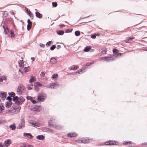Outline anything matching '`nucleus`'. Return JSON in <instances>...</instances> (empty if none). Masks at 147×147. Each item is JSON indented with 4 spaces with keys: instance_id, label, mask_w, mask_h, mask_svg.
<instances>
[{
    "instance_id": "1",
    "label": "nucleus",
    "mask_w": 147,
    "mask_h": 147,
    "mask_svg": "<svg viewBox=\"0 0 147 147\" xmlns=\"http://www.w3.org/2000/svg\"><path fill=\"white\" fill-rule=\"evenodd\" d=\"M20 109L21 107L19 105H18L6 110V113L8 114H15L19 112Z\"/></svg>"
},
{
    "instance_id": "2",
    "label": "nucleus",
    "mask_w": 147,
    "mask_h": 147,
    "mask_svg": "<svg viewBox=\"0 0 147 147\" xmlns=\"http://www.w3.org/2000/svg\"><path fill=\"white\" fill-rule=\"evenodd\" d=\"M13 100L14 101H16V104L20 105L22 104V102L25 100V99L22 96L18 98V96H16L13 97Z\"/></svg>"
},
{
    "instance_id": "3",
    "label": "nucleus",
    "mask_w": 147,
    "mask_h": 147,
    "mask_svg": "<svg viewBox=\"0 0 147 147\" xmlns=\"http://www.w3.org/2000/svg\"><path fill=\"white\" fill-rule=\"evenodd\" d=\"M47 96V94L45 93H39L37 96V100L39 101H43Z\"/></svg>"
},
{
    "instance_id": "4",
    "label": "nucleus",
    "mask_w": 147,
    "mask_h": 147,
    "mask_svg": "<svg viewBox=\"0 0 147 147\" xmlns=\"http://www.w3.org/2000/svg\"><path fill=\"white\" fill-rule=\"evenodd\" d=\"M25 90V88L24 86L22 85H20L17 89V92L18 94H21L23 92H24Z\"/></svg>"
},
{
    "instance_id": "5",
    "label": "nucleus",
    "mask_w": 147,
    "mask_h": 147,
    "mask_svg": "<svg viewBox=\"0 0 147 147\" xmlns=\"http://www.w3.org/2000/svg\"><path fill=\"white\" fill-rule=\"evenodd\" d=\"M118 144V143L117 141L111 140H109L105 143V145H117Z\"/></svg>"
},
{
    "instance_id": "6",
    "label": "nucleus",
    "mask_w": 147,
    "mask_h": 147,
    "mask_svg": "<svg viewBox=\"0 0 147 147\" xmlns=\"http://www.w3.org/2000/svg\"><path fill=\"white\" fill-rule=\"evenodd\" d=\"M25 121L24 119H22L20 123L19 124L17 128L18 129H20L22 127H24Z\"/></svg>"
},
{
    "instance_id": "7",
    "label": "nucleus",
    "mask_w": 147,
    "mask_h": 147,
    "mask_svg": "<svg viewBox=\"0 0 147 147\" xmlns=\"http://www.w3.org/2000/svg\"><path fill=\"white\" fill-rule=\"evenodd\" d=\"M92 141V139L90 138H85L83 139V143L86 144L89 143L91 142Z\"/></svg>"
},
{
    "instance_id": "8",
    "label": "nucleus",
    "mask_w": 147,
    "mask_h": 147,
    "mask_svg": "<svg viewBox=\"0 0 147 147\" xmlns=\"http://www.w3.org/2000/svg\"><path fill=\"white\" fill-rule=\"evenodd\" d=\"M27 22L28 24L27 26V29L28 30H29L31 28L32 23L30 21V19L28 20Z\"/></svg>"
},
{
    "instance_id": "9",
    "label": "nucleus",
    "mask_w": 147,
    "mask_h": 147,
    "mask_svg": "<svg viewBox=\"0 0 147 147\" xmlns=\"http://www.w3.org/2000/svg\"><path fill=\"white\" fill-rule=\"evenodd\" d=\"M77 134L75 132L68 133L67 134V136L69 137H74L76 136Z\"/></svg>"
},
{
    "instance_id": "10",
    "label": "nucleus",
    "mask_w": 147,
    "mask_h": 147,
    "mask_svg": "<svg viewBox=\"0 0 147 147\" xmlns=\"http://www.w3.org/2000/svg\"><path fill=\"white\" fill-rule=\"evenodd\" d=\"M79 68V67L76 65H73L69 67V69L70 70H76Z\"/></svg>"
},
{
    "instance_id": "11",
    "label": "nucleus",
    "mask_w": 147,
    "mask_h": 147,
    "mask_svg": "<svg viewBox=\"0 0 147 147\" xmlns=\"http://www.w3.org/2000/svg\"><path fill=\"white\" fill-rule=\"evenodd\" d=\"M113 52L115 54H116L115 55L116 57H117V56L119 57H120L121 55V53H118V50L116 49H114L113 50Z\"/></svg>"
},
{
    "instance_id": "12",
    "label": "nucleus",
    "mask_w": 147,
    "mask_h": 147,
    "mask_svg": "<svg viewBox=\"0 0 147 147\" xmlns=\"http://www.w3.org/2000/svg\"><path fill=\"white\" fill-rule=\"evenodd\" d=\"M134 38H135L134 37H128L126 38L125 41L127 43H129L130 41L133 40V39Z\"/></svg>"
},
{
    "instance_id": "13",
    "label": "nucleus",
    "mask_w": 147,
    "mask_h": 147,
    "mask_svg": "<svg viewBox=\"0 0 147 147\" xmlns=\"http://www.w3.org/2000/svg\"><path fill=\"white\" fill-rule=\"evenodd\" d=\"M101 59L102 60L107 61H109L113 60L112 57H102L101 58Z\"/></svg>"
},
{
    "instance_id": "14",
    "label": "nucleus",
    "mask_w": 147,
    "mask_h": 147,
    "mask_svg": "<svg viewBox=\"0 0 147 147\" xmlns=\"http://www.w3.org/2000/svg\"><path fill=\"white\" fill-rule=\"evenodd\" d=\"M3 27L4 30V33L5 34H6L7 33V32L9 31V30L8 28V26L6 25H3Z\"/></svg>"
},
{
    "instance_id": "15",
    "label": "nucleus",
    "mask_w": 147,
    "mask_h": 147,
    "mask_svg": "<svg viewBox=\"0 0 147 147\" xmlns=\"http://www.w3.org/2000/svg\"><path fill=\"white\" fill-rule=\"evenodd\" d=\"M124 145H132L134 144V143L130 141H125L123 143Z\"/></svg>"
},
{
    "instance_id": "16",
    "label": "nucleus",
    "mask_w": 147,
    "mask_h": 147,
    "mask_svg": "<svg viewBox=\"0 0 147 147\" xmlns=\"http://www.w3.org/2000/svg\"><path fill=\"white\" fill-rule=\"evenodd\" d=\"M30 123L34 127H37L39 126L40 124L36 122V121H32L30 122Z\"/></svg>"
},
{
    "instance_id": "17",
    "label": "nucleus",
    "mask_w": 147,
    "mask_h": 147,
    "mask_svg": "<svg viewBox=\"0 0 147 147\" xmlns=\"http://www.w3.org/2000/svg\"><path fill=\"white\" fill-rule=\"evenodd\" d=\"M22 60H20V62H18V63L19 66L20 67H24V61L23 60V59L21 58Z\"/></svg>"
},
{
    "instance_id": "18",
    "label": "nucleus",
    "mask_w": 147,
    "mask_h": 147,
    "mask_svg": "<svg viewBox=\"0 0 147 147\" xmlns=\"http://www.w3.org/2000/svg\"><path fill=\"white\" fill-rule=\"evenodd\" d=\"M50 61L51 63L55 64L57 63V60L54 57H53L51 59Z\"/></svg>"
},
{
    "instance_id": "19",
    "label": "nucleus",
    "mask_w": 147,
    "mask_h": 147,
    "mask_svg": "<svg viewBox=\"0 0 147 147\" xmlns=\"http://www.w3.org/2000/svg\"><path fill=\"white\" fill-rule=\"evenodd\" d=\"M11 143V142L9 140H7V141H5L3 143V145L4 146H8Z\"/></svg>"
},
{
    "instance_id": "20",
    "label": "nucleus",
    "mask_w": 147,
    "mask_h": 147,
    "mask_svg": "<svg viewBox=\"0 0 147 147\" xmlns=\"http://www.w3.org/2000/svg\"><path fill=\"white\" fill-rule=\"evenodd\" d=\"M12 102L11 101H7L5 104V107L7 108H9L11 107Z\"/></svg>"
},
{
    "instance_id": "21",
    "label": "nucleus",
    "mask_w": 147,
    "mask_h": 147,
    "mask_svg": "<svg viewBox=\"0 0 147 147\" xmlns=\"http://www.w3.org/2000/svg\"><path fill=\"white\" fill-rule=\"evenodd\" d=\"M35 14L36 16L39 18H41L42 17V14L36 11L35 12Z\"/></svg>"
},
{
    "instance_id": "22",
    "label": "nucleus",
    "mask_w": 147,
    "mask_h": 147,
    "mask_svg": "<svg viewBox=\"0 0 147 147\" xmlns=\"http://www.w3.org/2000/svg\"><path fill=\"white\" fill-rule=\"evenodd\" d=\"M58 84L57 83H55L54 84H51V88H56L58 86Z\"/></svg>"
},
{
    "instance_id": "23",
    "label": "nucleus",
    "mask_w": 147,
    "mask_h": 147,
    "mask_svg": "<svg viewBox=\"0 0 147 147\" xmlns=\"http://www.w3.org/2000/svg\"><path fill=\"white\" fill-rule=\"evenodd\" d=\"M36 138L39 140H43L45 139V137L43 135H39L36 136Z\"/></svg>"
},
{
    "instance_id": "24",
    "label": "nucleus",
    "mask_w": 147,
    "mask_h": 147,
    "mask_svg": "<svg viewBox=\"0 0 147 147\" xmlns=\"http://www.w3.org/2000/svg\"><path fill=\"white\" fill-rule=\"evenodd\" d=\"M26 136L29 138L31 139L33 138V136L30 134L29 133H24V135Z\"/></svg>"
},
{
    "instance_id": "25",
    "label": "nucleus",
    "mask_w": 147,
    "mask_h": 147,
    "mask_svg": "<svg viewBox=\"0 0 147 147\" xmlns=\"http://www.w3.org/2000/svg\"><path fill=\"white\" fill-rule=\"evenodd\" d=\"M91 49V47L90 46H88L86 47L84 49V51L85 52L88 51Z\"/></svg>"
},
{
    "instance_id": "26",
    "label": "nucleus",
    "mask_w": 147,
    "mask_h": 147,
    "mask_svg": "<svg viewBox=\"0 0 147 147\" xmlns=\"http://www.w3.org/2000/svg\"><path fill=\"white\" fill-rule=\"evenodd\" d=\"M0 97L3 100L6 97L5 94V93H2L0 94Z\"/></svg>"
},
{
    "instance_id": "27",
    "label": "nucleus",
    "mask_w": 147,
    "mask_h": 147,
    "mask_svg": "<svg viewBox=\"0 0 147 147\" xmlns=\"http://www.w3.org/2000/svg\"><path fill=\"white\" fill-rule=\"evenodd\" d=\"M4 107L2 104H0V113H1L3 110H4Z\"/></svg>"
},
{
    "instance_id": "28",
    "label": "nucleus",
    "mask_w": 147,
    "mask_h": 147,
    "mask_svg": "<svg viewBox=\"0 0 147 147\" xmlns=\"http://www.w3.org/2000/svg\"><path fill=\"white\" fill-rule=\"evenodd\" d=\"M64 33V31L63 30H59L57 32V34L59 35H63Z\"/></svg>"
},
{
    "instance_id": "29",
    "label": "nucleus",
    "mask_w": 147,
    "mask_h": 147,
    "mask_svg": "<svg viewBox=\"0 0 147 147\" xmlns=\"http://www.w3.org/2000/svg\"><path fill=\"white\" fill-rule=\"evenodd\" d=\"M9 127L12 130H14L16 128V127L15 125L14 124H13L12 125H11L10 126H9Z\"/></svg>"
},
{
    "instance_id": "30",
    "label": "nucleus",
    "mask_w": 147,
    "mask_h": 147,
    "mask_svg": "<svg viewBox=\"0 0 147 147\" xmlns=\"http://www.w3.org/2000/svg\"><path fill=\"white\" fill-rule=\"evenodd\" d=\"M35 78L34 77L32 76L29 80V82L30 83L33 82L35 81Z\"/></svg>"
},
{
    "instance_id": "31",
    "label": "nucleus",
    "mask_w": 147,
    "mask_h": 147,
    "mask_svg": "<svg viewBox=\"0 0 147 147\" xmlns=\"http://www.w3.org/2000/svg\"><path fill=\"white\" fill-rule=\"evenodd\" d=\"M58 77V75L57 74H53L52 76V78L54 79H56Z\"/></svg>"
},
{
    "instance_id": "32",
    "label": "nucleus",
    "mask_w": 147,
    "mask_h": 147,
    "mask_svg": "<svg viewBox=\"0 0 147 147\" xmlns=\"http://www.w3.org/2000/svg\"><path fill=\"white\" fill-rule=\"evenodd\" d=\"M34 84L35 85V86L38 87V86L41 87L42 86V84L39 82H36V83H35Z\"/></svg>"
},
{
    "instance_id": "33",
    "label": "nucleus",
    "mask_w": 147,
    "mask_h": 147,
    "mask_svg": "<svg viewBox=\"0 0 147 147\" xmlns=\"http://www.w3.org/2000/svg\"><path fill=\"white\" fill-rule=\"evenodd\" d=\"M30 67H25L24 68V70L26 72H27L29 71V70L30 69Z\"/></svg>"
},
{
    "instance_id": "34",
    "label": "nucleus",
    "mask_w": 147,
    "mask_h": 147,
    "mask_svg": "<svg viewBox=\"0 0 147 147\" xmlns=\"http://www.w3.org/2000/svg\"><path fill=\"white\" fill-rule=\"evenodd\" d=\"M75 34L77 36H79L80 35V33L79 31H76L75 32Z\"/></svg>"
},
{
    "instance_id": "35",
    "label": "nucleus",
    "mask_w": 147,
    "mask_h": 147,
    "mask_svg": "<svg viewBox=\"0 0 147 147\" xmlns=\"http://www.w3.org/2000/svg\"><path fill=\"white\" fill-rule=\"evenodd\" d=\"M45 71H42L40 74V76L41 77H42L45 76Z\"/></svg>"
},
{
    "instance_id": "36",
    "label": "nucleus",
    "mask_w": 147,
    "mask_h": 147,
    "mask_svg": "<svg viewBox=\"0 0 147 147\" xmlns=\"http://www.w3.org/2000/svg\"><path fill=\"white\" fill-rule=\"evenodd\" d=\"M6 80V77L5 76H3L0 78V81L2 82L3 80Z\"/></svg>"
},
{
    "instance_id": "37",
    "label": "nucleus",
    "mask_w": 147,
    "mask_h": 147,
    "mask_svg": "<svg viewBox=\"0 0 147 147\" xmlns=\"http://www.w3.org/2000/svg\"><path fill=\"white\" fill-rule=\"evenodd\" d=\"M9 95L11 97H14V96L15 95V94L13 92H11L10 94H9Z\"/></svg>"
},
{
    "instance_id": "38",
    "label": "nucleus",
    "mask_w": 147,
    "mask_h": 147,
    "mask_svg": "<svg viewBox=\"0 0 147 147\" xmlns=\"http://www.w3.org/2000/svg\"><path fill=\"white\" fill-rule=\"evenodd\" d=\"M32 110L33 111H36V112H39L40 111L39 109H38V108H35V107H34V108L33 107L32 108Z\"/></svg>"
},
{
    "instance_id": "39",
    "label": "nucleus",
    "mask_w": 147,
    "mask_h": 147,
    "mask_svg": "<svg viewBox=\"0 0 147 147\" xmlns=\"http://www.w3.org/2000/svg\"><path fill=\"white\" fill-rule=\"evenodd\" d=\"M25 9H26V11H27L28 13L30 15H31V11H30L29 10L28 8H27L26 7L25 8Z\"/></svg>"
},
{
    "instance_id": "40",
    "label": "nucleus",
    "mask_w": 147,
    "mask_h": 147,
    "mask_svg": "<svg viewBox=\"0 0 147 147\" xmlns=\"http://www.w3.org/2000/svg\"><path fill=\"white\" fill-rule=\"evenodd\" d=\"M76 142L78 143H83V139L81 140H78L76 141Z\"/></svg>"
},
{
    "instance_id": "41",
    "label": "nucleus",
    "mask_w": 147,
    "mask_h": 147,
    "mask_svg": "<svg viewBox=\"0 0 147 147\" xmlns=\"http://www.w3.org/2000/svg\"><path fill=\"white\" fill-rule=\"evenodd\" d=\"M34 87L36 91L37 92H38L39 91V88L38 87L35 86V85H34Z\"/></svg>"
},
{
    "instance_id": "42",
    "label": "nucleus",
    "mask_w": 147,
    "mask_h": 147,
    "mask_svg": "<svg viewBox=\"0 0 147 147\" xmlns=\"http://www.w3.org/2000/svg\"><path fill=\"white\" fill-rule=\"evenodd\" d=\"M56 48V45H53L50 48V49L51 50H54Z\"/></svg>"
},
{
    "instance_id": "43",
    "label": "nucleus",
    "mask_w": 147,
    "mask_h": 147,
    "mask_svg": "<svg viewBox=\"0 0 147 147\" xmlns=\"http://www.w3.org/2000/svg\"><path fill=\"white\" fill-rule=\"evenodd\" d=\"M52 4L53 7H56L57 6V4L56 2H53L52 3Z\"/></svg>"
},
{
    "instance_id": "44",
    "label": "nucleus",
    "mask_w": 147,
    "mask_h": 147,
    "mask_svg": "<svg viewBox=\"0 0 147 147\" xmlns=\"http://www.w3.org/2000/svg\"><path fill=\"white\" fill-rule=\"evenodd\" d=\"M11 36L12 37H14L15 36V34L14 32L13 31H11L10 32Z\"/></svg>"
},
{
    "instance_id": "45",
    "label": "nucleus",
    "mask_w": 147,
    "mask_h": 147,
    "mask_svg": "<svg viewBox=\"0 0 147 147\" xmlns=\"http://www.w3.org/2000/svg\"><path fill=\"white\" fill-rule=\"evenodd\" d=\"M52 43L51 41H49L46 44V45L47 46H49L50 45L52 44Z\"/></svg>"
},
{
    "instance_id": "46",
    "label": "nucleus",
    "mask_w": 147,
    "mask_h": 147,
    "mask_svg": "<svg viewBox=\"0 0 147 147\" xmlns=\"http://www.w3.org/2000/svg\"><path fill=\"white\" fill-rule=\"evenodd\" d=\"M27 99L29 100H31V101H32V100L33 98L31 96H28L27 97Z\"/></svg>"
},
{
    "instance_id": "47",
    "label": "nucleus",
    "mask_w": 147,
    "mask_h": 147,
    "mask_svg": "<svg viewBox=\"0 0 147 147\" xmlns=\"http://www.w3.org/2000/svg\"><path fill=\"white\" fill-rule=\"evenodd\" d=\"M91 37L92 38L95 39L96 38V37L95 34H93V35H91Z\"/></svg>"
},
{
    "instance_id": "48",
    "label": "nucleus",
    "mask_w": 147,
    "mask_h": 147,
    "mask_svg": "<svg viewBox=\"0 0 147 147\" xmlns=\"http://www.w3.org/2000/svg\"><path fill=\"white\" fill-rule=\"evenodd\" d=\"M39 45L40 47L44 48V47L45 45L44 44L42 43H40L39 44Z\"/></svg>"
},
{
    "instance_id": "49",
    "label": "nucleus",
    "mask_w": 147,
    "mask_h": 147,
    "mask_svg": "<svg viewBox=\"0 0 147 147\" xmlns=\"http://www.w3.org/2000/svg\"><path fill=\"white\" fill-rule=\"evenodd\" d=\"M82 69H79L76 72L78 73V74H80L81 72H82Z\"/></svg>"
},
{
    "instance_id": "50",
    "label": "nucleus",
    "mask_w": 147,
    "mask_h": 147,
    "mask_svg": "<svg viewBox=\"0 0 147 147\" xmlns=\"http://www.w3.org/2000/svg\"><path fill=\"white\" fill-rule=\"evenodd\" d=\"M49 125L51 127H54V126H53V125L52 124H51L50 123V122H49Z\"/></svg>"
},
{
    "instance_id": "51",
    "label": "nucleus",
    "mask_w": 147,
    "mask_h": 147,
    "mask_svg": "<svg viewBox=\"0 0 147 147\" xmlns=\"http://www.w3.org/2000/svg\"><path fill=\"white\" fill-rule=\"evenodd\" d=\"M7 99L9 100V101H10L12 99L9 96L7 97Z\"/></svg>"
},
{
    "instance_id": "52",
    "label": "nucleus",
    "mask_w": 147,
    "mask_h": 147,
    "mask_svg": "<svg viewBox=\"0 0 147 147\" xmlns=\"http://www.w3.org/2000/svg\"><path fill=\"white\" fill-rule=\"evenodd\" d=\"M61 46L59 45H57V48L58 49H59L60 48H61Z\"/></svg>"
},
{
    "instance_id": "53",
    "label": "nucleus",
    "mask_w": 147,
    "mask_h": 147,
    "mask_svg": "<svg viewBox=\"0 0 147 147\" xmlns=\"http://www.w3.org/2000/svg\"><path fill=\"white\" fill-rule=\"evenodd\" d=\"M31 101L32 102V103L34 104H35V103H36V100H33V99Z\"/></svg>"
},
{
    "instance_id": "54",
    "label": "nucleus",
    "mask_w": 147,
    "mask_h": 147,
    "mask_svg": "<svg viewBox=\"0 0 147 147\" xmlns=\"http://www.w3.org/2000/svg\"><path fill=\"white\" fill-rule=\"evenodd\" d=\"M31 59L33 61H34L35 60V58L34 57H32L31 58Z\"/></svg>"
},
{
    "instance_id": "55",
    "label": "nucleus",
    "mask_w": 147,
    "mask_h": 147,
    "mask_svg": "<svg viewBox=\"0 0 147 147\" xmlns=\"http://www.w3.org/2000/svg\"><path fill=\"white\" fill-rule=\"evenodd\" d=\"M27 88L28 90H30L32 89V88L29 86H27Z\"/></svg>"
},
{
    "instance_id": "56",
    "label": "nucleus",
    "mask_w": 147,
    "mask_h": 147,
    "mask_svg": "<svg viewBox=\"0 0 147 147\" xmlns=\"http://www.w3.org/2000/svg\"><path fill=\"white\" fill-rule=\"evenodd\" d=\"M59 26H61V27H65V26L63 24H60V25H59Z\"/></svg>"
},
{
    "instance_id": "57",
    "label": "nucleus",
    "mask_w": 147,
    "mask_h": 147,
    "mask_svg": "<svg viewBox=\"0 0 147 147\" xmlns=\"http://www.w3.org/2000/svg\"><path fill=\"white\" fill-rule=\"evenodd\" d=\"M28 147H34L32 145H28Z\"/></svg>"
},
{
    "instance_id": "58",
    "label": "nucleus",
    "mask_w": 147,
    "mask_h": 147,
    "mask_svg": "<svg viewBox=\"0 0 147 147\" xmlns=\"http://www.w3.org/2000/svg\"><path fill=\"white\" fill-rule=\"evenodd\" d=\"M96 36H99L100 35V34L99 33H97V34H95Z\"/></svg>"
},
{
    "instance_id": "59",
    "label": "nucleus",
    "mask_w": 147,
    "mask_h": 147,
    "mask_svg": "<svg viewBox=\"0 0 147 147\" xmlns=\"http://www.w3.org/2000/svg\"><path fill=\"white\" fill-rule=\"evenodd\" d=\"M0 147H3V145L0 144Z\"/></svg>"
},
{
    "instance_id": "60",
    "label": "nucleus",
    "mask_w": 147,
    "mask_h": 147,
    "mask_svg": "<svg viewBox=\"0 0 147 147\" xmlns=\"http://www.w3.org/2000/svg\"><path fill=\"white\" fill-rule=\"evenodd\" d=\"M19 71H20V72H21V73H22V72L21 71V70L20 69V70H19Z\"/></svg>"
},
{
    "instance_id": "61",
    "label": "nucleus",
    "mask_w": 147,
    "mask_h": 147,
    "mask_svg": "<svg viewBox=\"0 0 147 147\" xmlns=\"http://www.w3.org/2000/svg\"><path fill=\"white\" fill-rule=\"evenodd\" d=\"M20 147H26L25 146H21Z\"/></svg>"
},
{
    "instance_id": "62",
    "label": "nucleus",
    "mask_w": 147,
    "mask_h": 147,
    "mask_svg": "<svg viewBox=\"0 0 147 147\" xmlns=\"http://www.w3.org/2000/svg\"><path fill=\"white\" fill-rule=\"evenodd\" d=\"M30 86H33V85L32 84H30Z\"/></svg>"
},
{
    "instance_id": "63",
    "label": "nucleus",
    "mask_w": 147,
    "mask_h": 147,
    "mask_svg": "<svg viewBox=\"0 0 147 147\" xmlns=\"http://www.w3.org/2000/svg\"><path fill=\"white\" fill-rule=\"evenodd\" d=\"M57 127H58V126H56V127H55V128H56L57 129Z\"/></svg>"
},
{
    "instance_id": "64",
    "label": "nucleus",
    "mask_w": 147,
    "mask_h": 147,
    "mask_svg": "<svg viewBox=\"0 0 147 147\" xmlns=\"http://www.w3.org/2000/svg\"><path fill=\"white\" fill-rule=\"evenodd\" d=\"M1 122L0 121V124H1Z\"/></svg>"
}]
</instances>
